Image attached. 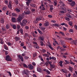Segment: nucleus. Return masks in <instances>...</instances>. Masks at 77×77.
Returning <instances> with one entry per match:
<instances>
[{
  "instance_id": "52",
  "label": "nucleus",
  "mask_w": 77,
  "mask_h": 77,
  "mask_svg": "<svg viewBox=\"0 0 77 77\" xmlns=\"http://www.w3.org/2000/svg\"><path fill=\"white\" fill-rule=\"evenodd\" d=\"M37 71H38V72H40V71H41V69L39 68H37Z\"/></svg>"
},
{
  "instance_id": "37",
  "label": "nucleus",
  "mask_w": 77,
  "mask_h": 77,
  "mask_svg": "<svg viewBox=\"0 0 77 77\" xmlns=\"http://www.w3.org/2000/svg\"><path fill=\"white\" fill-rule=\"evenodd\" d=\"M60 33L62 34V36H65V33H64V32H60Z\"/></svg>"
},
{
  "instance_id": "25",
  "label": "nucleus",
  "mask_w": 77,
  "mask_h": 77,
  "mask_svg": "<svg viewBox=\"0 0 77 77\" xmlns=\"http://www.w3.org/2000/svg\"><path fill=\"white\" fill-rule=\"evenodd\" d=\"M65 18L66 19V20H67V21H69L70 20V19L68 18V17H65Z\"/></svg>"
},
{
  "instance_id": "57",
  "label": "nucleus",
  "mask_w": 77,
  "mask_h": 77,
  "mask_svg": "<svg viewBox=\"0 0 77 77\" xmlns=\"http://www.w3.org/2000/svg\"><path fill=\"white\" fill-rule=\"evenodd\" d=\"M62 57L63 58H64V59H65L66 58V56L65 55H62Z\"/></svg>"
},
{
  "instance_id": "33",
  "label": "nucleus",
  "mask_w": 77,
  "mask_h": 77,
  "mask_svg": "<svg viewBox=\"0 0 77 77\" xmlns=\"http://www.w3.org/2000/svg\"><path fill=\"white\" fill-rule=\"evenodd\" d=\"M36 55H37V54L36 53H35L33 54V57H35L36 56Z\"/></svg>"
},
{
  "instance_id": "7",
  "label": "nucleus",
  "mask_w": 77,
  "mask_h": 77,
  "mask_svg": "<svg viewBox=\"0 0 77 77\" xmlns=\"http://www.w3.org/2000/svg\"><path fill=\"white\" fill-rule=\"evenodd\" d=\"M69 4L70 5V6L73 7L75 5V2L74 1H72L71 3H69Z\"/></svg>"
},
{
  "instance_id": "55",
  "label": "nucleus",
  "mask_w": 77,
  "mask_h": 77,
  "mask_svg": "<svg viewBox=\"0 0 77 77\" xmlns=\"http://www.w3.org/2000/svg\"><path fill=\"white\" fill-rule=\"evenodd\" d=\"M73 44H74V45H76L77 43H76V42L75 41H73L72 42Z\"/></svg>"
},
{
  "instance_id": "49",
  "label": "nucleus",
  "mask_w": 77,
  "mask_h": 77,
  "mask_svg": "<svg viewBox=\"0 0 77 77\" xmlns=\"http://www.w3.org/2000/svg\"><path fill=\"white\" fill-rule=\"evenodd\" d=\"M70 64L72 65H75V63H74L73 62H72L71 60H70Z\"/></svg>"
},
{
  "instance_id": "18",
  "label": "nucleus",
  "mask_w": 77,
  "mask_h": 77,
  "mask_svg": "<svg viewBox=\"0 0 77 77\" xmlns=\"http://www.w3.org/2000/svg\"><path fill=\"white\" fill-rule=\"evenodd\" d=\"M48 46L50 48V49H51L52 50H53V48L51 47V45L50 44H49L48 45Z\"/></svg>"
},
{
  "instance_id": "10",
  "label": "nucleus",
  "mask_w": 77,
  "mask_h": 77,
  "mask_svg": "<svg viewBox=\"0 0 77 77\" xmlns=\"http://www.w3.org/2000/svg\"><path fill=\"white\" fill-rule=\"evenodd\" d=\"M53 5H50V11H51V12H53V11H52V10H53L54 9V8H53Z\"/></svg>"
},
{
  "instance_id": "4",
  "label": "nucleus",
  "mask_w": 77,
  "mask_h": 77,
  "mask_svg": "<svg viewBox=\"0 0 77 77\" xmlns=\"http://www.w3.org/2000/svg\"><path fill=\"white\" fill-rule=\"evenodd\" d=\"M8 8L10 9H12V2L9 1V4L8 5Z\"/></svg>"
},
{
  "instance_id": "32",
  "label": "nucleus",
  "mask_w": 77,
  "mask_h": 77,
  "mask_svg": "<svg viewBox=\"0 0 77 77\" xmlns=\"http://www.w3.org/2000/svg\"><path fill=\"white\" fill-rule=\"evenodd\" d=\"M13 28L14 29H16V28H17V26L15 24H14L13 25Z\"/></svg>"
},
{
  "instance_id": "51",
  "label": "nucleus",
  "mask_w": 77,
  "mask_h": 77,
  "mask_svg": "<svg viewBox=\"0 0 77 77\" xmlns=\"http://www.w3.org/2000/svg\"><path fill=\"white\" fill-rule=\"evenodd\" d=\"M59 4H60V5H63V2L62 1H60V2H59Z\"/></svg>"
},
{
  "instance_id": "48",
  "label": "nucleus",
  "mask_w": 77,
  "mask_h": 77,
  "mask_svg": "<svg viewBox=\"0 0 77 77\" xmlns=\"http://www.w3.org/2000/svg\"><path fill=\"white\" fill-rule=\"evenodd\" d=\"M69 70L71 72H72V68H71V67H70L69 68Z\"/></svg>"
},
{
  "instance_id": "23",
  "label": "nucleus",
  "mask_w": 77,
  "mask_h": 77,
  "mask_svg": "<svg viewBox=\"0 0 77 77\" xmlns=\"http://www.w3.org/2000/svg\"><path fill=\"white\" fill-rule=\"evenodd\" d=\"M54 6H56L57 5V0H54Z\"/></svg>"
},
{
  "instance_id": "38",
  "label": "nucleus",
  "mask_w": 77,
  "mask_h": 77,
  "mask_svg": "<svg viewBox=\"0 0 77 77\" xmlns=\"http://www.w3.org/2000/svg\"><path fill=\"white\" fill-rule=\"evenodd\" d=\"M6 9V6H5L3 7L2 8V10L3 11H5Z\"/></svg>"
},
{
  "instance_id": "43",
  "label": "nucleus",
  "mask_w": 77,
  "mask_h": 77,
  "mask_svg": "<svg viewBox=\"0 0 77 77\" xmlns=\"http://www.w3.org/2000/svg\"><path fill=\"white\" fill-rule=\"evenodd\" d=\"M12 15L14 17H16V16H17V14L13 13L12 14Z\"/></svg>"
},
{
  "instance_id": "20",
  "label": "nucleus",
  "mask_w": 77,
  "mask_h": 77,
  "mask_svg": "<svg viewBox=\"0 0 77 77\" xmlns=\"http://www.w3.org/2000/svg\"><path fill=\"white\" fill-rule=\"evenodd\" d=\"M34 47H35L36 49H39V47L38 45H34Z\"/></svg>"
},
{
  "instance_id": "45",
  "label": "nucleus",
  "mask_w": 77,
  "mask_h": 77,
  "mask_svg": "<svg viewBox=\"0 0 77 77\" xmlns=\"http://www.w3.org/2000/svg\"><path fill=\"white\" fill-rule=\"evenodd\" d=\"M40 45L41 46H43V45H44V43L42 42H40Z\"/></svg>"
},
{
  "instance_id": "35",
  "label": "nucleus",
  "mask_w": 77,
  "mask_h": 77,
  "mask_svg": "<svg viewBox=\"0 0 77 77\" xmlns=\"http://www.w3.org/2000/svg\"><path fill=\"white\" fill-rule=\"evenodd\" d=\"M20 33L22 34H23V29L21 28L20 30Z\"/></svg>"
},
{
  "instance_id": "12",
  "label": "nucleus",
  "mask_w": 77,
  "mask_h": 77,
  "mask_svg": "<svg viewBox=\"0 0 77 77\" xmlns=\"http://www.w3.org/2000/svg\"><path fill=\"white\" fill-rule=\"evenodd\" d=\"M29 68L30 69H33V66L32 65H29L28 66Z\"/></svg>"
},
{
  "instance_id": "60",
  "label": "nucleus",
  "mask_w": 77,
  "mask_h": 77,
  "mask_svg": "<svg viewBox=\"0 0 77 77\" xmlns=\"http://www.w3.org/2000/svg\"><path fill=\"white\" fill-rule=\"evenodd\" d=\"M63 30L64 31H66V30H67V29H66V28L65 27H63Z\"/></svg>"
},
{
  "instance_id": "26",
  "label": "nucleus",
  "mask_w": 77,
  "mask_h": 77,
  "mask_svg": "<svg viewBox=\"0 0 77 77\" xmlns=\"http://www.w3.org/2000/svg\"><path fill=\"white\" fill-rule=\"evenodd\" d=\"M5 20H4V19H2L1 20V23L2 24H3L4 23Z\"/></svg>"
},
{
  "instance_id": "8",
  "label": "nucleus",
  "mask_w": 77,
  "mask_h": 77,
  "mask_svg": "<svg viewBox=\"0 0 77 77\" xmlns=\"http://www.w3.org/2000/svg\"><path fill=\"white\" fill-rule=\"evenodd\" d=\"M18 57L19 59H20L22 62H24V59H23V57L22 56L20 55H18Z\"/></svg>"
},
{
  "instance_id": "50",
  "label": "nucleus",
  "mask_w": 77,
  "mask_h": 77,
  "mask_svg": "<svg viewBox=\"0 0 77 77\" xmlns=\"http://www.w3.org/2000/svg\"><path fill=\"white\" fill-rule=\"evenodd\" d=\"M61 10H62L63 11H66V8H61Z\"/></svg>"
},
{
  "instance_id": "59",
  "label": "nucleus",
  "mask_w": 77,
  "mask_h": 77,
  "mask_svg": "<svg viewBox=\"0 0 77 77\" xmlns=\"http://www.w3.org/2000/svg\"><path fill=\"white\" fill-rule=\"evenodd\" d=\"M25 28L26 29V30H27V29H29V27L27 26H26L25 27Z\"/></svg>"
},
{
  "instance_id": "31",
  "label": "nucleus",
  "mask_w": 77,
  "mask_h": 77,
  "mask_svg": "<svg viewBox=\"0 0 77 77\" xmlns=\"http://www.w3.org/2000/svg\"><path fill=\"white\" fill-rule=\"evenodd\" d=\"M4 2L7 5H8V1L7 0H5L4 1Z\"/></svg>"
},
{
  "instance_id": "9",
  "label": "nucleus",
  "mask_w": 77,
  "mask_h": 77,
  "mask_svg": "<svg viewBox=\"0 0 77 77\" xmlns=\"http://www.w3.org/2000/svg\"><path fill=\"white\" fill-rule=\"evenodd\" d=\"M24 74H25L26 75L27 77H29V73H28V72L26 71V70H24L23 72V75H24Z\"/></svg>"
},
{
  "instance_id": "27",
  "label": "nucleus",
  "mask_w": 77,
  "mask_h": 77,
  "mask_svg": "<svg viewBox=\"0 0 77 77\" xmlns=\"http://www.w3.org/2000/svg\"><path fill=\"white\" fill-rule=\"evenodd\" d=\"M61 70L62 72H64V73H66V70L63 69H62Z\"/></svg>"
},
{
  "instance_id": "2",
  "label": "nucleus",
  "mask_w": 77,
  "mask_h": 77,
  "mask_svg": "<svg viewBox=\"0 0 77 77\" xmlns=\"http://www.w3.org/2000/svg\"><path fill=\"white\" fill-rule=\"evenodd\" d=\"M30 14V11L29 10H27L26 11H24L23 13H22V15L24 16V15H29Z\"/></svg>"
},
{
  "instance_id": "6",
  "label": "nucleus",
  "mask_w": 77,
  "mask_h": 77,
  "mask_svg": "<svg viewBox=\"0 0 77 77\" xmlns=\"http://www.w3.org/2000/svg\"><path fill=\"white\" fill-rule=\"evenodd\" d=\"M44 20V18L42 16H40L36 18V21H40V20Z\"/></svg>"
},
{
  "instance_id": "11",
  "label": "nucleus",
  "mask_w": 77,
  "mask_h": 77,
  "mask_svg": "<svg viewBox=\"0 0 77 77\" xmlns=\"http://www.w3.org/2000/svg\"><path fill=\"white\" fill-rule=\"evenodd\" d=\"M60 52H62L63 51H65V49L61 47L60 48Z\"/></svg>"
},
{
  "instance_id": "56",
  "label": "nucleus",
  "mask_w": 77,
  "mask_h": 77,
  "mask_svg": "<svg viewBox=\"0 0 77 77\" xmlns=\"http://www.w3.org/2000/svg\"><path fill=\"white\" fill-rule=\"evenodd\" d=\"M15 3L16 5H18V0H16L15 1Z\"/></svg>"
},
{
  "instance_id": "19",
  "label": "nucleus",
  "mask_w": 77,
  "mask_h": 77,
  "mask_svg": "<svg viewBox=\"0 0 77 77\" xmlns=\"http://www.w3.org/2000/svg\"><path fill=\"white\" fill-rule=\"evenodd\" d=\"M6 28L7 29H9L10 28V25L9 24H7L6 26Z\"/></svg>"
},
{
  "instance_id": "61",
  "label": "nucleus",
  "mask_w": 77,
  "mask_h": 77,
  "mask_svg": "<svg viewBox=\"0 0 77 77\" xmlns=\"http://www.w3.org/2000/svg\"><path fill=\"white\" fill-rule=\"evenodd\" d=\"M11 44L10 42H8V46H10V45H11Z\"/></svg>"
},
{
  "instance_id": "22",
  "label": "nucleus",
  "mask_w": 77,
  "mask_h": 77,
  "mask_svg": "<svg viewBox=\"0 0 77 77\" xmlns=\"http://www.w3.org/2000/svg\"><path fill=\"white\" fill-rule=\"evenodd\" d=\"M65 62L66 63H65V64H69L70 63V62H69V61H68L67 60H65Z\"/></svg>"
},
{
  "instance_id": "13",
  "label": "nucleus",
  "mask_w": 77,
  "mask_h": 77,
  "mask_svg": "<svg viewBox=\"0 0 77 77\" xmlns=\"http://www.w3.org/2000/svg\"><path fill=\"white\" fill-rule=\"evenodd\" d=\"M73 24V23L71 21H69L68 23V24L70 26H72V24Z\"/></svg>"
},
{
  "instance_id": "3",
  "label": "nucleus",
  "mask_w": 77,
  "mask_h": 77,
  "mask_svg": "<svg viewBox=\"0 0 77 77\" xmlns=\"http://www.w3.org/2000/svg\"><path fill=\"white\" fill-rule=\"evenodd\" d=\"M5 60L7 61H10L11 62V61H12V58L10 57L8 55L6 57Z\"/></svg>"
},
{
  "instance_id": "39",
  "label": "nucleus",
  "mask_w": 77,
  "mask_h": 77,
  "mask_svg": "<svg viewBox=\"0 0 77 77\" xmlns=\"http://www.w3.org/2000/svg\"><path fill=\"white\" fill-rule=\"evenodd\" d=\"M50 66L52 68H55V66L53 65L52 64L51 65V66Z\"/></svg>"
},
{
  "instance_id": "47",
  "label": "nucleus",
  "mask_w": 77,
  "mask_h": 77,
  "mask_svg": "<svg viewBox=\"0 0 77 77\" xmlns=\"http://www.w3.org/2000/svg\"><path fill=\"white\" fill-rule=\"evenodd\" d=\"M41 29L42 30H45V28L44 27H41Z\"/></svg>"
},
{
  "instance_id": "30",
  "label": "nucleus",
  "mask_w": 77,
  "mask_h": 77,
  "mask_svg": "<svg viewBox=\"0 0 77 77\" xmlns=\"http://www.w3.org/2000/svg\"><path fill=\"white\" fill-rule=\"evenodd\" d=\"M60 42H61V44H62V45H65V43H64L65 42L63 41H60Z\"/></svg>"
},
{
  "instance_id": "41",
  "label": "nucleus",
  "mask_w": 77,
  "mask_h": 77,
  "mask_svg": "<svg viewBox=\"0 0 77 77\" xmlns=\"http://www.w3.org/2000/svg\"><path fill=\"white\" fill-rule=\"evenodd\" d=\"M29 58V57H26V56L24 57V59H25V60H27V59H28Z\"/></svg>"
},
{
  "instance_id": "29",
  "label": "nucleus",
  "mask_w": 77,
  "mask_h": 77,
  "mask_svg": "<svg viewBox=\"0 0 77 77\" xmlns=\"http://www.w3.org/2000/svg\"><path fill=\"white\" fill-rule=\"evenodd\" d=\"M54 26H55L56 27H59L61 26L59 25V24H57V23H55L54 24Z\"/></svg>"
},
{
  "instance_id": "14",
  "label": "nucleus",
  "mask_w": 77,
  "mask_h": 77,
  "mask_svg": "<svg viewBox=\"0 0 77 77\" xmlns=\"http://www.w3.org/2000/svg\"><path fill=\"white\" fill-rule=\"evenodd\" d=\"M45 26H46L47 27L48 26H49V22H46L44 24Z\"/></svg>"
},
{
  "instance_id": "36",
  "label": "nucleus",
  "mask_w": 77,
  "mask_h": 77,
  "mask_svg": "<svg viewBox=\"0 0 77 77\" xmlns=\"http://www.w3.org/2000/svg\"><path fill=\"white\" fill-rule=\"evenodd\" d=\"M69 32H72V33H73L74 32L73 31V29H70L69 30Z\"/></svg>"
},
{
  "instance_id": "44",
  "label": "nucleus",
  "mask_w": 77,
  "mask_h": 77,
  "mask_svg": "<svg viewBox=\"0 0 77 77\" xmlns=\"http://www.w3.org/2000/svg\"><path fill=\"white\" fill-rule=\"evenodd\" d=\"M56 58L55 57H52V60H56Z\"/></svg>"
},
{
  "instance_id": "21",
  "label": "nucleus",
  "mask_w": 77,
  "mask_h": 77,
  "mask_svg": "<svg viewBox=\"0 0 77 77\" xmlns=\"http://www.w3.org/2000/svg\"><path fill=\"white\" fill-rule=\"evenodd\" d=\"M15 11H16L17 12V13L18 12H20V10L17 8L15 9Z\"/></svg>"
},
{
  "instance_id": "5",
  "label": "nucleus",
  "mask_w": 77,
  "mask_h": 77,
  "mask_svg": "<svg viewBox=\"0 0 77 77\" xmlns=\"http://www.w3.org/2000/svg\"><path fill=\"white\" fill-rule=\"evenodd\" d=\"M22 19H23L22 15H19V16L18 18V19L17 21L19 23H20V22H21V20H22Z\"/></svg>"
},
{
  "instance_id": "58",
  "label": "nucleus",
  "mask_w": 77,
  "mask_h": 77,
  "mask_svg": "<svg viewBox=\"0 0 77 77\" xmlns=\"http://www.w3.org/2000/svg\"><path fill=\"white\" fill-rule=\"evenodd\" d=\"M51 23H56V20H52L51 21Z\"/></svg>"
},
{
  "instance_id": "42",
  "label": "nucleus",
  "mask_w": 77,
  "mask_h": 77,
  "mask_svg": "<svg viewBox=\"0 0 77 77\" xmlns=\"http://www.w3.org/2000/svg\"><path fill=\"white\" fill-rule=\"evenodd\" d=\"M40 38L41 40L42 41H43L44 40V37L42 36H41L40 37Z\"/></svg>"
},
{
  "instance_id": "24",
  "label": "nucleus",
  "mask_w": 77,
  "mask_h": 77,
  "mask_svg": "<svg viewBox=\"0 0 77 77\" xmlns=\"http://www.w3.org/2000/svg\"><path fill=\"white\" fill-rule=\"evenodd\" d=\"M30 5L32 8H35L36 6V5L34 4H30Z\"/></svg>"
},
{
  "instance_id": "62",
  "label": "nucleus",
  "mask_w": 77,
  "mask_h": 77,
  "mask_svg": "<svg viewBox=\"0 0 77 77\" xmlns=\"http://www.w3.org/2000/svg\"><path fill=\"white\" fill-rule=\"evenodd\" d=\"M67 2H69L70 3H72V0H68Z\"/></svg>"
},
{
  "instance_id": "17",
  "label": "nucleus",
  "mask_w": 77,
  "mask_h": 77,
  "mask_svg": "<svg viewBox=\"0 0 77 77\" xmlns=\"http://www.w3.org/2000/svg\"><path fill=\"white\" fill-rule=\"evenodd\" d=\"M66 15L67 17H69V18H71V16L70 15V14H69L68 13H66Z\"/></svg>"
},
{
  "instance_id": "16",
  "label": "nucleus",
  "mask_w": 77,
  "mask_h": 77,
  "mask_svg": "<svg viewBox=\"0 0 77 77\" xmlns=\"http://www.w3.org/2000/svg\"><path fill=\"white\" fill-rule=\"evenodd\" d=\"M20 40V38L19 37H15V41H18Z\"/></svg>"
},
{
  "instance_id": "40",
  "label": "nucleus",
  "mask_w": 77,
  "mask_h": 77,
  "mask_svg": "<svg viewBox=\"0 0 77 77\" xmlns=\"http://www.w3.org/2000/svg\"><path fill=\"white\" fill-rule=\"evenodd\" d=\"M24 45V44L23 42H22L20 44V46L21 47H23Z\"/></svg>"
},
{
  "instance_id": "46",
  "label": "nucleus",
  "mask_w": 77,
  "mask_h": 77,
  "mask_svg": "<svg viewBox=\"0 0 77 77\" xmlns=\"http://www.w3.org/2000/svg\"><path fill=\"white\" fill-rule=\"evenodd\" d=\"M48 74H50V72L48 70V69H47L46 72Z\"/></svg>"
},
{
  "instance_id": "54",
  "label": "nucleus",
  "mask_w": 77,
  "mask_h": 77,
  "mask_svg": "<svg viewBox=\"0 0 77 77\" xmlns=\"http://www.w3.org/2000/svg\"><path fill=\"white\" fill-rule=\"evenodd\" d=\"M73 76L74 77H77V75H75V73H73Z\"/></svg>"
},
{
  "instance_id": "53",
  "label": "nucleus",
  "mask_w": 77,
  "mask_h": 77,
  "mask_svg": "<svg viewBox=\"0 0 77 77\" xmlns=\"http://www.w3.org/2000/svg\"><path fill=\"white\" fill-rule=\"evenodd\" d=\"M43 56H46V57H49V56L48 55V54H43Z\"/></svg>"
},
{
  "instance_id": "1",
  "label": "nucleus",
  "mask_w": 77,
  "mask_h": 77,
  "mask_svg": "<svg viewBox=\"0 0 77 77\" xmlns=\"http://www.w3.org/2000/svg\"><path fill=\"white\" fill-rule=\"evenodd\" d=\"M27 23V20L26 19H23L21 22L20 23L21 26H26V23Z\"/></svg>"
},
{
  "instance_id": "63",
  "label": "nucleus",
  "mask_w": 77,
  "mask_h": 77,
  "mask_svg": "<svg viewBox=\"0 0 77 77\" xmlns=\"http://www.w3.org/2000/svg\"><path fill=\"white\" fill-rule=\"evenodd\" d=\"M42 51L43 53H45V52L46 51V50H45V49H43L42 50Z\"/></svg>"
},
{
  "instance_id": "34",
  "label": "nucleus",
  "mask_w": 77,
  "mask_h": 77,
  "mask_svg": "<svg viewBox=\"0 0 77 77\" xmlns=\"http://www.w3.org/2000/svg\"><path fill=\"white\" fill-rule=\"evenodd\" d=\"M23 66L24 68H28V66H27V65L25 64H23Z\"/></svg>"
},
{
  "instance_id": "64",
  "label": "nucleus",
  "mask_w": 77,
  "mask_h": 77,
  "mask_svg": "<svg viewBox=\"0 0 77 77\" xmlns=\"http://www.w3.org/2000/svg\"><path fill=\"white\" fill-rule=\"evenodd\" d=\"M32 64L33 66H35L36 65V63H35V62H33L32 63Z\"/></svg>"
},
{
  "instance_id": "28",
  "label": "nucleus",
  "mask_w": 77,
  "mask_h": 77,
  "mask_svg": "<svg viewBox=\"0 0 77 77\" xmlns=\"http://www.w3.org/2000/svg\"><path fill=\"white\" fill-rule=\"evenodd\" d=\"M38 32L39 33H40V34H41V35H42V34H43L42 32V31H41L39 29H38Z\"/></svg>"
},
{
  "instance_id": "15",
  "label": "nucleus",
  "mask_w": 77,
  "mask_h": 77,
  "mask_svg": "<svg viewBox=\"0 0 77 77\" xmlns=\"http://www.w3.org/2000/svg\"><path fill=\"white\" fill-rule=\"evenodd\" d=\"M16 20V18H15L13 17L11 19V20H12V22H13V23H15V22Z\"/></svg>"
}]
</instances>
